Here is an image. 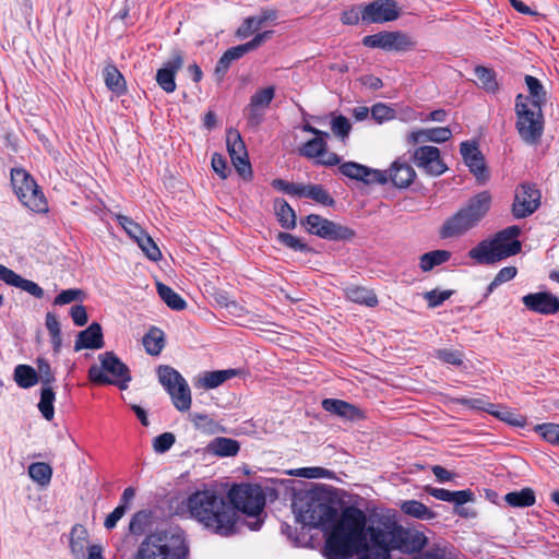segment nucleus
Here are the masks:
<instances>
[{"mask_svg":"<svg viewBox=\"0 0 559 559\" xmlns=\"http://www.w3.org/2000/svg\"><path fill=\"white\" fill-rule=\"evenodd\" d=\"M245 116L247 119L248 127L257 129L264 120L265 110L262 108L254 107L249 103L248 106L245 108Z\"/></svg>","mask_w":559,"mask_h":559,"instance_id":"61","label":"nucleus"},{"mask_svg":"<svg viewBox=\"0 0 559 559\" xmlns=\"http://www.w3.org/2000/svg\"><path fill=\"white\" fill-rule=\"evenodd\" d=\"M542 193L532 183H522L515 190L512 203V215L518 218L531 216L540 205Z\"/></svg>","mask_w":559,"mask_h":559,"instance_id":"15","label":"nucleus"},{"mask_svg":"<svg viewBox=\"0 0 559 559\" xmlns=\"http://www.w3.org/2000/svg\"><path fill=\"white\" fill-rule=\"evenodd\" d=\"M104 80L106 86L117 95H122L127 90L123 75L112 64L104 69Z\"/></svg>","mask_w":559,"mask_h":559,"instance_id":"37","label":"nucleus"},{"mask_svg":"<svg viewBox=\"0 0 559 559\" xmlns=\"http://www.w3.org/2000/svg\"><path fill=\"white\" fill-rule=\"evenodd\" d=\"M325 136H314L307 141L300 148L299 154L322 166H335L341 163V157L333 152L328 151V140Z\"/></svg>","mask_w":559,"mask_h":559,"instance_id":"17","label":"nucleus"},{"mask_svg":"<svg viewBox=\"0 0 559 559\" xmlns=\"http://www.w3.org/2000/svg\"><path fill=\"white\" fill-rule=\"evenodd\" d=\"M28 476L40 486L49 485L52 477V468L48 463L36 462L28 466Z\"/></svg>","mask_w":559,"mask_h":559,"instance_id":"42","label":"nucleus"},{"mask_svg":"<svg viewBox=\"0 0 559 559\" xmlns=\"http://www.w3.org/2000/svg\"><path fill=\"white\" fill-rule=\"evenodd\" d=\"M461 155L474 175L479 185H484L489 180V171L487 169L484 156L478 146L474 142H462L460 146Z\"/></svg>","mask_w":559,"mask_h":559,"instance_id":"19","label":"nucleus"},{"mask_svg":"<svg viewBox=\"0 0 559 559\" xmlns=\"http://www.w3.org/2000/svg\"><path fill=\"white\" fill-rule=\"evenodd\" d=\"M525 83L531 94V102H537V105L542 106L546 98V92L540 81L532 75H526Z\"/></svg>","mask_w":559,"mask_h":559,"instance_id":"54","label":"nucleus"},{"mask_svg":"<svg viewBox=\"0 0 559 559\" xmlns=\"http://www.w3.org/2000/svg\"><path fill=\"white\" fill-rule=\"evenodd\" d=\"M228 500L237 513L240 511L253 518L260 515L265 506V496L258 485L241 484L231 487Z\"/></svg>","mask_w":559,"mask_h":559,"instance_id":"12","label":"nucleus"},{"mask_svg":"<svg viewBox=\"0 0 559 559\" xmlns=\"http://www.w3.org/2000/svg\"><path fill=\"white\" fill-rule=\"evenodd\" d=\"M518 273V270L515 266H506L502 267L497 275L495 276L493 281L489 284L487 290L488 294L492 293L496 287L499 285L509 282L515 277Z\"/></svg>","mask_w":559,"mask_h":559,"instance_id":"60","label":"nucleus"},{"mask_svg":"<svg viewBox=\"0 0 559 559\" xmlns=\"http://www.w3.org/2000/svg\"><path fill=\"white\" fill-rule=\"evenodd\" d=\"M324 411L349 420L364 418L362 412L355 405L337 399H325L322 402Z\"/></svg>","mask_w":559,"mask_h":559,"instance_id":"27","label":"nucleus"},{"mask_svg":"<svg viewBox=\"0 0 559 559\" xmlns=\"http://www.w3.org/2000/svg\"><path fill=\"white\" fill-rule=\"evenodd\" d=\"M185 62L183 53L180 50H174L170 58L156 72V82L166 93L176 91V73L182 68Z\"/></svg>","mask_w":559,"mask_h":559,"instance_id":"21","label":"nucleus"},{"mask_svg":"<svg viewBox=\"0 0 559 559\" xmlns=\"http://www.w3.org/2000/svg\"><path fill=\"white\" fill-rule=\"evenodd\" d=\"M11 182L15 194L24 206L36 213L47 211L46 198L27 171L24 169H12Z\"/></svg>","mask_w":559,"mask_h":559,"instance_id":"10","label":"nucleus"},{"mask_svg":"<svg viewBox=\"0 0 559 559\" xmlns=\"http://www.w3.org/2000/svg\"><path fill=\"white\" fill-rule=\"evenodd\" d=\"M158 381L170 395L174 406L179 412H187L191 407V391L186 379L175 368L160 365L157 368Z\"/></svg>","mask_w":559,"mask_h":559,"instance_id":"11","label":"nucleus"},{"mask_svg":"<svg viewBox=\"0 0 559 559\" xmlns=\"http://www.w3.org/2000/svg\"><path fill=\"white\" fill-rule=\"evenodd\" d=\"M416 178L414 168L406 162L400 159L392 163L389 168V179L399 189L409 187Z\"/></svg>","mask_w":559,"mask_h":559,"instance_id":"26","label":"nucleus"},{"mask_svg":"<svg viewBox=\"0 0 559 559\" xmlns=\"http://www.w3.org/2000/svg\"><path fill=\"white\" fill-rule=\"evenodd\" d=\"M300 197L310 198L325 206H332L335 202L321 185H301Z\"/></svg>","mask_w":559,"mask_h":559,"instance_id":"40","label":"nucleus"},{"mask_svg":"<svg viewBox=\"0 0 559 559\" xmlns=\"http://www.w3.org/2000/svg\"><path fill=\"white\" fill-rule=\"evenodd\" d=\"M338 170L342 175L350 179L364 181L369 171V167L355 162H346L340 165Z\"/></svg>","mask_w":559,"mask_h":559,"instance_id":"49","label":"nucleus"},{"mask_svg":"<svg viewBox=\"0 0 559 559\" xmlns=\"http://www.w3.org/2000/svg\"><path fill=\"white\" fill-rule=\"evenodd\" d=\"M189 516L210 532L230 536L237 532L238 514L229 500L218 490L204 486L183 501Z\"/></svg>","mask_w":559,"mask_h":559,"instance_id":"2","label":"nucleus"},{"mask_svg":"<svg viewBox=\"0 0 559 559\" xmlns=\"http://www.w3.org/2000/svg\"><path fill=\"white\" fill-rule=\"evenodd\" d=\"M176 437L173 432H164L158 435L153 439V450L156 453L163 454L170 450V448L175 444Z\"/></svg>","mask_w":559,"mask_h":559,"instance_id":"59","label":"nucleus"},{"mask_svg":"<svg viewBox=\"0 0 559 559\" xmlns=\"http://www.w3.org/2000/svg\"><path fill=\"white\" fill-rule=\"evenodd\" d=\"M366 544L359 559H392L391 552H420L428 544L427 536L417 530L404 527L394 515L383 514L370 520Z\"/></svg>","mask_w":559,"mask_h":559,"instance_id":"1","label":"nucleus"},{"mask_svg":"<svg viewBox=\"0 0 559 559\" xmlns=\"http://www.w3.org/2000/svg\"><path fill=\"white\" fill-rule=\"evenodd\" d=\"M475 75L484 90L489 93H496L498 91V83L492 70L478 66L475 68Z\"/></svg>","mask_w":559,"mask_h":559,"instance_id":"47","label":"nucleus"},{"mask_svg":"<svg viewBox=\"0 0 559 559\" xmlns=\"http://www.w3.org/2000/svg\"><path fill=\"white\" fill-rule=\"evenodd\" d=\"M371 117L378 122L382 123L384 121H389L395 118V110L383 104L377 103L370 108Z\"/></svg>","mask_w":559,"mask_h":559,"instance_id":"58","label":"nucleus"},{"mask_svg":"<svg viewBox=\"0 0 559 559\" xmlns=\"http://www.w3.org/2000/svg\"><path fill=\"white\" fill-rule=\"evenodd\" d=\"M362 44L369 48H380L386 51H407L415 46L412 38L400 31H383L367 35L362 38Z\"/></svg>","mask_w":559,"mask_h":559,"instance_id":"14","label":"nucleus"},{"mask_svg":"<svg viewBox=\"0 0 559 559\" xmlns=\"http://www.w3.org/2000/svg\"><path fill=\"white\" fill-rule=\"evenodd\" d=\"M344 295L346 299L370 308L378 305V297L374 292L362 286H347L344 288Z\"/></svg>","mask_w":559,"mask_h":559,"instance_id":"32","label":"nucleus"},{"mask_svg":"<svg viewBox=\"0 0 559 559\" xmlns=\"http://www.w3.org/2000/svg\"><path fill=\"white\" fill-rule=\"evenodd\" d=\"M275 96V87L267 86L261 90H258L251 97L250 104L254 107L262 108L266 111L270 104L274 99Z\"/></svg>","mask_w":559,"mask_h":559,"instance_id":"50","label":"nucleus"},{"mask_svg":"<svg viewBox=\"0 0 559 559\" xmlns=\"http://www.w3.org/2000/svg\"><path fill=\"white\" fill-rule=\"evenodd\" d=\"M520 234L519 226H509L498 231L493 238L480 241L469 250L468 257L478 264H492L515 255L522 249V243L518 240Z\"/></svg>","mask_w":559,"mask_h":559,"instance_id":"4","label":"nucleus"},{"mask_svg":"<svg viewBox=\"0 0 559 559\" xmlns=\"http://www.w3.org/2000/svg\"><path fill=\"white\" fill-rule=\"evenodd\" d=\"M400 509L405 515L420 521H430L437 516L435 511L414 499L401 501Z\"/></svg>","mask_w":559,"mask_h":559,"instance_id":"31","label":"nucleus"},{"mask_svg":"<svg viewBox=\"0 0 559 559\" xmlns=\"http://www.w3.org/2000/svg\"><path fill=\"white\" fill-rule=\"evenodd\" d=\"M183 543L167 532L147 535L138 549L136 559H185Z\"/></svg>","mask_w":559,"mask_h":559,"instance_id":"7","label":"nucleus"},{"mask_svg":"<svg viewBox=\"0 0 559 559\" xmlns=\"http://www.w3.org/2000/svg\"><path fill=\"white\" fill-rule=\"evenodd\" d=\"M506 502L514 508L531 507L535 503V492L532 488H523L520 491H511L504 496Z\"/></svg>","mask_w":559,"mask_h":559,"instance_id":"41","label":"nucleus"},{"mask_svg":"<svg viewBox=\"0 0 559 559\" xmlns=\"http://www.w3.org/2000/svg\"><path fill=\"white\" fill-rule=\"evenodd\" d=\"M491 205V194L481 191L471 198L467 204L444 221L440 236L442 238L459 237L474 228L488 213Z\"/></svg>","mask_w":559,"mask_h":559,"instance_id":"5","label":"nucleus"},{"mask_svg":"<svg viewBox=\"0 0 559 559\" xmlns=\"http://www.w3.org/2000/svg\"><path fill=\"white\" fill-rule=\"evenodd\" d=\"M274 212L280 225L285 229H294L297 216L294 209L284 199L274 200Z\"/></svg>","mask_w":559,"mask_h":559,"instance_id":"34","label":"nucleus"},{"mask_svg":"<svg viewBox=\"0 0 559 559\" xmlns=\"http://www.w3.org/2000/svg\"><path fill=\"white\" fill-rule=\"evenodd\" d=\"M136 243L150 260L156 262L162 259V252L150 235H142Z\"/></svg>","mask_w":559,"mask_h":559,"instance_id":"51","label":"nucleus"},{"mask_svg":"<svg viewBox=\"0 0 559 559\" xmlns=\"http://www.w3.org/2000/svg\"><path fill=\"white\" fill-rule=\"evenodd\" d=\"M36 366L38 382H40L43 386H50V384L55 382L56 378L48 360L45 358H37Z\"/></svg>","mask_w":559,"mask_h":559,"instance_id":"53","label":"nucleus"},{"mask_svg":"<svg viewBox=\"0 0 559 559\" xmlns=\"http://www.w3.org/2000/svg\"><path fill=\"white\" fill-rule=\"evenodd\" d=\"M206 450L209 453L219 457L235 456L240 450V444L237 440L217 437L207 444Z\"/></svg>","mask_w":559,"mask_h":559,"instance_id":"30","label":"nucleus"},{"mask_svg":"<svg viewBox=\"0 0 559 559\" xmlns=\"http://www.w3.org/2000/svg\"><path fill=\"white\" fill-rule=\"evenodd\" d=\"M238 373L237 369L207 371L198 380L197 385L207 390L215 389Z\"/></svg>","mask_w":559,"mask_h":559,"instance_id":"33","label":"nucleus"},{"mask_svg":"<svg viewBox=\"0 0 559 559\" xmlns=\"http://www.w3.org/2000/svg\"><path fill=\"white\" fill-rule=\"evenodd\" d=\"M400 8L395 0H374L361 7V21L368 24L397 20Z\"/></svg>","mask_w":559,"mask_h":559,"instance_id":"16","label":"nucleus"},{"mask_svg":"<svg viewBox=\"0 0 559 559\" xmlns=\"http://www.w3.org/2000/svg\"><path fill=\"white\" fill-rule=\"evenodd\" d=\"M278 242H281L283 246L294 250V251H300V252H310L311 248L304 242L300 238L288 234V233H278L276 236Z\"/></svg>","mask_w":559,"mask_h":559,"instance_id":"52","label":"nucleus"},{"mask_svg":"<svg viewBox=\"0 0 559 559\" xmlns=\"http://www.w3.org/2000/svg\"><path fill=\"white\" fill-rule=\"evenodd\" d=\"M366 513L356 507L342 510L338 520L331 525L325 543L328 559H348L354 554H361L367 536Z\"/></svg>","mask_w":559,"mask_h":559,"instance_id":"3","label":"nucleus"},{"mask_svg":"<svg viewBox=\"0 0 559 559\" xmlns=\"http://www.w3.org/2000/svg\"><path fill=\"white\" fill-rule=\"evenodd\" d=\"M515 128L520 138L526 144H536L544 131V116L542 106L531 102L528 96L519 94L515 98Z\"/></svg>","mask_w":559,"mask_h":559,"instance_id":"6","label":"nucleus"},{"mask_svg":"<svg viewBox=\"0 0 559 559\" xmlns=\"http://www.w3.org/2000/svg\"><path fill=\"white\" fill-rule=\"evenodd\" d=\"M412 559H451L447 546L435 545L428 550L413 557Z\"/></svg>","mask_w":559,"mask_h":559,"instance_id":"63","label":"nucleus"},{"mask_svg":"<svg viewBox=\"0 0 559 559\" xmlns=\"http://www.w3.org/2000/svg\"><path fill=\"white\" fill-rule=\"evenodd\" d=\"M190 418L194 427L204 433L214 435L223 431L222 426L205 414H191Z\"/></svg>","mask_w":559,"mask_h":559,"instance_id":"46","label":"nucleus"},{"mask_svg":"<svg viewBox=\"0 0 559 559\" xmlns=\"http://www.w3.org/2000/svg\"><path fill=\"white\" fill-rule=\"evenodd\" d=\"M271 35L272 31H265L263 33L257 34L251 40L245 44L227 49L225 51L226 59L235 61L242 58L246 53L260 47L267 38L271 37Z\"/></svg>","mask_w":559,"mask_h":559,"instance_id":"29","label":"nucleus"},{"mask_svg":"<svg viewBox=\"0 0 559 559\" xmlns=\"http://www.w3.org/2000/svg\"><path fill=\"white\" fill-rule=\"evenodd\" d=\"M157 293L160 299L173 310L180 311L187 307L185 299L169 286L157 283Z\"/></svg>","mask_w":559,"mask_h":559,"instance_id":"39","label":"nucleus"},{"mask_svg":"<svg viewBox=\"0 0 559 559\" xmlns=\"http://www.w3.org/2000/svg\"><path fill=\"white\" fill-rule=\"evenodd\" d=\"M56 393L51 386H43L40 390V400L37 405L38 411L46 420L53 419Z\"/></svg>","mask_w":559,"mask_h":559,"instance_id":"43","label":"nucleus"},{"mask_svg":"<svg viewBox=\"0 0 559 559\" xmlns=\"http://www.w3.org/2000/svg\"><path fill=\"white\" fill-rule=\"evenodd\" d=\"M15 383L22 389H29L38 383L36 369L28 365H17L13 374Z\"/></svg>","mask_w":559,"mask_h":559,"instance_id":"38","label":"nucleus"},{"mask_svg":"<svg viewBox=\"0 0 559 559\" xmlns=\"http://www.w3.org/2000/svg\"><path fill=\"white\" fill-rule=\"evenodd\" d=\"M451 255V252L448 250H432L426 252L419 258V267L423 272H429L433 267L448 262Z\"/></svg>","mask_w":559,"mask_h":559,"instance_id":"35","label":"nucleus"},{"mask_svg":"<svg viewBox=\"0 0 559 559\" xmlns=\"http://www.w3.org/2000/svg\"><path fill=\"white\" fill-rule=\"evenodd\" d=\"M331 117V130L333 134L344 142L352 130L349 120L343 115L332 114Z\"/></svg>","mask_w":559,"mask_h":559,"instance_id":"48","label":"nucleus"},{"mask_svg":"<svg viewBox=\"0 0 559 559\" xmlns=\"http://www.w3.org/2000/svg\"><path fill=\"white\" fill-rule=\"evenodd\" d=\"M414 163L426 173L440 176L447 170V166L440 158V151L436 146H419L413 154Z\"/></svg>","mask_w":559,"mask_h":559,"instance_id":"22","label":"nucleus"},{"mask_svg":"<svg viewBox=\"0 0 559 559\" xmlns=\"http://www.w3.org/2000/svg\"><path fill=\"white\" fill-rule=\"evenodd\" d=\"M490 415L495 416L501 421L507 423L512 427L523 428L526 425L525 416L520 415L502 405H496V408H493V413H490Z\"/></svg>","mask_w":559,"mask_h":559,"instance_id":"44","label":"nucleus"},{"mask_svg":"<svg viewBox=\"0 0 559 559\" xmlns=\"http://www.w3.org/2000/svg\"><path fill=\"white\" fill-rule=\"evenodd\" d=\"M452 136V131L448 127H437L413 131L407 136V142L417 144L420 142L443 143Z\"/></svg>","mask_w":559,"mask_h":559,"instance_id":"28","label":"nucleus"},{"mask_svg":"<svg viewBox=\"0 0 559 559\" xmlns=\"http://www.w3.org/2000/svg\"><path fill=\"white\" fill-rule=\"evenodd\" d=\"M538 432L547 442L559 445V424L546 423L535 427Z\"/></svg>","mask_w":559,"mask_h":559,"instance_id":"55","label":"nucleus"},{"mask_svg":"<svg viewBox=\"0 0 559 559\" xmlns=\"http://www.w3.org/2000/svg\"><path fill=\"white\" fill-rule=\"evenodd\" d=\"M226 144L229 156L237 171L242 176H251V165L248 160V153L240 133L235 129L227 131Z\"/></svg>","mask_w":559,"mask_h":559,"instance_id":"18","label":"nucleus"},{"mask_svg":"<svg viewBox=\"0 0 559 559\" xmlns=\"http://www.w3.org/2000/svg\"><path fill=\"white\" fill-rule=\"evenodd\" d=\"M100 365L88 369V379L96 384H116L121 390L131 381L130 370L114 352H105L98 356Z\"/></svg>","mask_w":559,"mask_h":559,"instance_id":"8","label":"nucleus"},{"mask_svg":"<svg viewBox=\"0 0 559 559\" xmlns=\"http://www.w3.org/2000/svg\"><path fill=\"white\" fill-rule=\"evenodd\" d=\"M453 294V290H438L433 289L424 294L425 300L428 302L429 308H436L442 305Z\"/></svg>","mask_w":559,"mask_h":559,"instance_id":"62","label":"nucleus"},{"mask_svg":"<svg viewBox=\"0 0 559 559\" xmlns=\"http://www.w3.org/2000/svg\"><path fill=\"white\" fill-rule=\"evenodd\" d=\"M143 346L147 354L157 356L165 346L164 332L158 328H151L143 337Z\"/></svg>","mask_w":559,"mask_h":559,"instance_id":"36","label":"nucleus"},{"mask_svg":"<svg viewBox=\"0 0 559 559\" xmlns=\"http://www.w3.org/2000/svg\"><path fill=\"white\" fill-rule=\"evenodd\" d=\"M435 357L444 364L461 366L463 364V353L457 349L441 348L435 350Z\"/></svg>","mask_w":559,"mask_h":559,"instance_id":"57","label":"nucleus"},{"mask_svg":"<svg viewBox=\"0 0 559 559\" xmlns=\"http://www.w3.org/2000/svg\"><path fill=\"white\" fill-rule=\"evenodd\" d=\"M104 347L103 331L100 324L93 322L87 329L79 332L74 343V350L84 348L99 349Z\"/></svg>","mask_w":559,"mask_h":559,"instance_id":"25","label":"nucleus"},{"mask_svg":"<svg viewBox=\"0 0 559 559\" xmlns=\"http://www.w3.org/2000/svg\"><path fill=\"white\" fill-rule=\"evenodd\" d=\"M297 506V520L304 525L328 530L335 522L336 509L314 493H307Z\"/></svg>","mask_w":559,"mask_h":559,"instance_id":"9","label":"nucleus"},{"mask_svg":"<svg viewBox=\"0 0 559 559\" xmlns=\"http://www.w3.org/2000/svg\"><path fill=\"white\" fill-rule=\"evenodd\" d=\"M117 222L126 230V233L135 241H138V239H140L142 235L146 234L145 230L138 223H135L132 218L126 215H117Z\"/></svg>","mask_w":559,"mask_h":559,"instance_id":"56","label":"nucleus"},{"mask_svg":"<svg viewBox=\"0 0 559 559\" xmlns=\"http://www.w3.org/2000/svg\"><path fill=\"white\" fill-rule=\"evenodd\" d=\"M88 534L87 531L82 525H74L71 530L70 537V549L74 559H83L85 556V550L87 549V558L86 559H104L103 557V548L99 545H92L87 547L88 544Z\"/></svg>","mask_w":559,"mask_h":559,"instance_id":"20","label":"nucleus"},{"mask_svg":"<svg viewBox=\"0 0 559 559\" xmlns=\"http://www.w3.org/2000/svg\"><path fill=\"white\" fill-rule=\"evenodd\" d=\"M271 185L277 191L284 192L289 195L300 197L301 185L288 182V181H286L284 179H280V178L274 179Z\"/></svg>","mask_w":559,"mask_h":559,"instance_id":"64","label":"nucleus"},{"mask_svg":"<svg viewBox=\"0 0 559 559\" xmlns=\"http://www.w3.org/2000/svg\"><path fill=\"white\" fill-rule=\"evenodd\" d=\"M523 305L540 314H555L559 311V298L548 292L532 293L523 296Z\"/></svg>","mask_w":559,"mask_h":559,"instance_id":"23","label":"nucleus"},{"mask_svg":"<svg viewBox=\"0 0 559 559\" xmlns=\"http://www.w3.org/2000/svg\"><path fill=\"white\" fill-rule=\"evenodd\" d=\"M0 281L4 282L7 285L17 287L38 299L44 297V289L37 283L23 278L2 264H0Z\"/></svg>","mask_w":559,"mask_h":559,"instance_id":"24","label":"nucleus"},{"mask_svg":"<svg viewBox=\"0 0 559 559\" xmlns=\"http://www.w3.org/2000/svg\"><path fill=\"white\" fill-rule=\"evenodd\" d=\"M152 513L147 510H141L134 513L129 523V533L140 536L145 533L151 524Z\"/></svg>","mask_w":559,"mask_h":559,"instance_id":"45","label":"nucleus"},{"mask_svg":"<svg viewBox=\"0 0 559 559\" xmlns=\"http://www.w3.org/2000/svg\"><path fill=\"white\" fill-rule=\"evenodd\" d=\"M300 224L309 234L328 240H349L355 236L353 229L318 214H309L300 221Z\"/></svg>","mask_w":559,"mask_h":559,"instance_id":"13","label":"nucleus"}]
</instances>
